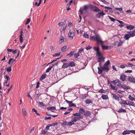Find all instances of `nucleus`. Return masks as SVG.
I'll use <instances>...</instances> for the list:
<instances>
[{"instance_id":"79ce46f5","label":"nucleus","mask_w":135,"mask_h":135,"mask_svg":"<svg viewBox=\"0 0 135 135\" xmlns=\"http://www.w3.org/2000/svg\"><path fill=\"white\" fill-rule=\"evenodd\" d=\"M6 70L8 72H10L11 71V66L7 67L6 69Z\"/></svg>"},{"instance_id":"9d476101","label":"nucleus","mask_w":135,"mask_h":135,"mask_svg":"<svg viewBox=\"0 0 135 135\" xmlns=\"http://www.w3.org/2000/svg\"><path fill=\"white\" fill-rule=\"evenodd\" d=\"M126 77L127 76L125 75L124 74H122L120 75V78L122 81H124L125 80Z\"/></svg>"},{"instance_id":"e2e57ef3","label":"nucleus","mask_w":135,"mask_h":135,"mask_svg":"<svg viewBox=\"0 0 135 135\" xmlns=\"http://www.w3.org/2000/svg\"><path fill=\"white\" fill-rule=\"evenodd\" d=\"M91 47H90V46H86V47L85 49L87 50H88L89 49H91Z\"/></svg>"},{"instance_id":"f257e3e1","label":"nucleus","mask_w":135,"mask_h":135,"mask_svg":"<svg viewBox=\"0 0 135 135\" xmlns=\"http://www.w3.org/2000/svg\"><path fill=\"white\" fill-rule=\"evenodd\" d=\"M90 40L95 41H96L97 43L100 44L102 47L103 49L107 50L108 49L109 47L107 46L103 45L105 43L104 41H103L100 35L98 34L95 35V36H91L90 37Z\"/></svg>"},{"instance_id":"37998d69","label":"nucleus","mask_w":135,"mask_h":135,"mask_svg":"<svg viewBox=\"0 0 135 135\" xmlns=\"http://www.w3.org/2000/svg\"><path fill=\"white\" fill-rule=\"evenodd\" d=\"M122 84L120 82V81L119 80V82H118V83L116 85L118 86L119 87H121Z\"/></svg>"},{"instance_id":"bf43d9fd","label":"nucleus","mask_w":135,"mask_h":135,"mask_svg":"<svg viewBox=\"0 0 135 135\" xmlns=\"http://www.w3.org/2000/svg\"><path fill=\"white\" fill-rule=\"evenodd\" d=\"M30 21V18H28L27 20V21L26 23V24H28Z\"/></svg>"},{"instance_id":"a878e982","label":"nucleus","mask_w":135,"mask_h":135,"mask_svg":"<svg viewBox=\"0 0 135 135\" xmlns=\"http://www.w3.org/2000/svg\"><path fill=\"white\" fill-rule=\"evenodd\" d=\"M98 73L99 74H101L102 73V70H103V69L101 68L100 67V68L99 67H98Z\"/></svg>"},{"instance_id":"a211bd4d","label":"nucleus","mask_w":135,"mask_h":135,"mask_svg":"<svg viewBox=\"0 0 135 135\" xmlns=\"http://www.w3.org/2000/svg\"><path fill=\"white\" fill-rule=\"evenodd\" d=\"M121 101H122V102H119L120 104L128 105V103L127 102L126 100L122 99H121Z\"/></svg>"},{"instance_id":"338daca9","label":"nucleus","mask_w":135,"mask_h":135,"mask_svg":"<svg viewBox=\"0 0 135 135\" xmlns=\"http://www.w3.org/2000/svg\"><path fill=\"white\" fill-rule=\"evenodd\" d=\"M51 117H46L44 119L45 120H47L48 119H51Z\"/></svg>"},{"instance_id":"2eb2a0df","label":"nucleus","mask_w":135,"mask_h":135,"mask_svg":"<svg viewBox=\"0 0 135 135\" xmlns=\"http://www.w3.org/2000/svg\"><path fill=\"white\" fill-rule=\"evenodd\" d=\"M69 66L68 63H65L63 64L62 68L65 69Z\"/></svg>"},{"instance_id":"6e6552de","label":"nucleus","mask_w":135,"mask_h":135,"mask_svg":"<svg viewBox=\"0 0 135 135\" xmlns=\"http://www.w3.org/2000/svg\"><path fill=\"white\" fill-rule=\"evenodd\" d=\"M65 101L68 104L70 107H75V106L74 104L73 103L72 101H69L67 100H65Z\"/></svg>"},{"instance_id":"13d9d810","label":"nucleus","mask_w":135,"mask_h":135,"mask_svg":"<svg viewBox=\"0 0 135 135\" xmlns=\"http://www.w3.org/2000/svg\"><path fill=\"white\" fill-rule=\"evenodd\" d=\"M132 72V71L131 70H127L125 71V73H131Z\"/></svg>"},{"instance_id":"2f4dec72","label":"nucleus","mask_w":135,"mask_h":135,"mask_svg":"<svg viewBox=\"0 0 135 135\" xmlns=\"http://www.w3.org/2000/svg\"><path fill=\"white\" fill-rule=\"evenodd\" d=\"M85 110L83 108H80L79 110L80 113L82 114H84L85 113Z\"/></svg>"},{"instance_id":"6e6d98bb","label":"nucleus","mask_w":135,"mask_h":135,"mask_svg":"<svg viewBox=\"0 0 135 135\" xmlns=\"http://www.w3.org/2000/svg\"><path fill=\"white\" fill-rule=\"evenodd\" d=\"M123 43V41H120V42L119 43L118 46H121L122 45Z\"/></svg>"},{"instance_id":"0e129e2a","label":"nucleus","mask_w":135,"mask_h":135,"mask_svg":"<svg viewBox=\"0 0 135 135\" xmlns=\"http://www.w3.org/2000/svg\"><path fill=\"white\" fill-rule=\"evenodd\" d=\"M74 52V51H73V52L71 51V52L69 54V55H70V56H71L73 54H74L73 53Z\"/></svg>"},{"instance_id":"c03bdc74","label":"nucleus","mask_w":135,"mask_h":135,"mask_svg":"<svg viewBox=\"0 0 135 135\" xmlns=\"http://www.w3.org/2000/svg\"><path fill=\"white\" fill-rule=\"evenodd\" d=\"M40 95H39V94H37V96L35 98H36V101H37L38 100V98L40 96Z\"/></svg>"},{"instance_id":"f704fd0d","label":"nucleus","mask_w":135,"mask_h":135,"mask_svg":"<svg viewBox=\"0 0 135 135\" xmlns=\"http://www.w3.org/2000/svg\"><path fill=\"white\" fill-rule=\"evenodd\" d=\"M47 109L49 110H53L55 109L56 107L53 106L52 107H48L47 108Z\"/></svg>"},{"instance_id":"f3484780","label":"nucleus","mask_w":135,"mask_h":135,"mask_svg":"<svg viewBox=\"0 0 135 135\" xmlns=\"http://www.w3.org/2000/svg\"><path fill=\"white\" fill-rule=\"evenodd\" d=\"M85 102L86 104H93V101L89 100V99H87L85 101Z\"/></svg>"},{"instance_id":"cd10ccee","label":"nucleus","mask_w":135,"mask_h":135,"mask_svg":"<svg viewBox=\"0 0 135 135\" xmlns=\"http://www.w3.org/2000/svg\"><path fill=\"white\" fill-rule=\"evenodd\" d=\"M119 82L118 80H115L112 81V83L114 84L115 85H116L118 82Z\"/></svg>"},{"instance_id":"de8ad7c7","label":"nucleus","mask_w":135,"mask_h":135,"mask_svg":"<svg viewBox=\"0 0 135 135\" xmlns=\"http://www.w3.org/2000/svg\"><path fill=\"white\" fill-rule=\"evenodd\" d=\"M60 55V53H56L54 55H53V57H56L58 56H59Z\"/></svg>"},{"instance_id":"dca6fc26","label":"nucleus","mask_w":135,"mask_h":135,"mask_svg":"<svg viewBox=\"0 0 135 135\" xmlns=\"http://www.w3.org/2000/svg\"><path fill=\"white\" fill-rule=\"evenodd\" d=\"M126 28L127 29L130 30H132L134 28V26L131 25H128L126 26Z\"/></svg>"},{"instance_id":"052dcab7","label":"nucleus","mask_w":135,"mask_h":135,"mask_svg":"<svg viewBox=\"0 0 135 135\" xmlns=\"http://www.w3.org/2000/svg\"><path fill=\"white\" fill-rule=\"evenodd\" d=\"M66 25H64L63 26V30L64 31V32H65V30L66 29Z\"/></svg>"},{"instance_id":"58836bf2","label":"nucleus","mask_w":135,"mask_h":135,"mask_svg":"<svg viewBox=\"0 0 135 135\" xmlns=\"http://www.w3.org/2000/svg\"><path fill=\"white\" fill-rule=\"evenodd\" d=\"M4 78L6 79L7 81L10 82V78H9V76L7 75H6L4 77Z\"/></svg>"},{"instance_id":"b1692460","label":"nucleus","mask_w":135,"mask_h":135,"mask_svg":"<svg viewBox=\"0 0 135 135\" xmlns=\"http://www.w3.org/2000/svg\"><path fill=\"white\" fill-rule=\"evenodd\" d=\"M128 98L131 101H135V98L133 97L131 95H129Z\"/></svg>"},{"instance_id":"09e8293b","label":"nucleus","mask_w":135,"mask_h":135,"mask_svg":"<svg viewBox=\"0 0 135 135\" xmlns=\"http://www.w3.org/2000/svg\"><path fill=\"white\" fill-rule=\"evenodd\" d=\"M39 104L41 105L42 107H44L45 106V105L44 104V103L42 102H38Z\"/></svg>"},{"instance_id":"4d7b16f0","label":"nucleus","mask_w":135,"mask_h":135,"mask_svg":"<svg viewBox=\"0 0 135 135\" xmlns=\"http://www.w3.org/2000/svg\"><path fill=\"white\" fill-rule=\"evenodd\" d=\"M73 26V25H72V24L71 22H69V24L68 25V26L69 27H71Z\"/></svg>"},{"instance_id":"72a5a7b5","label":"nucleus","mask_w":135,"mask_h":135,"mask_svg":"<svg viewBox=\"0 0 135 135\" xmlns=\"http://www.w3.org/2000/svg\"><path fill=\"white\" fill-rule=\"evenodd\" d=\"M69 66L73 67L75 65V64L74 62H71L68 63Z\"/></svg>"},{"instance_id":"0eeeda50","label":"nucleus","mask_w":135,"mask_h":135,"mask_svg":"<svg viewBox=\"0 0 135 135\" xmlns=\"http://www.w3.org/2000/svg\"><path fill=\"white\" fill-rule=\"evenodd\" d=\"M128 80V81L132 83H135V78L133 77L129 76Z\"/></svg>"},{"instance_id":"774afa93","label":"nucleus","mask_w":135,"mask_h":135,"mask_svg":"<svg viewBox=\"0 0 135 135\" xmlns=\"http://www.w3.org/2000/svg\"><path fill=\"white\" fill-rule=\"evenodd\" d=\"M105 8L106 9H112V8L111 7H107V6L105 7Z\"/></svg>"},{"instance_id":"864d4df0","label":"nucleus","mask_w":135,"mask_h":135,"mask_svg":"<svg viewBox=\"0 0 135 135\" xmlns=\"http://www.w3.org/2000/svg\"><path fill=\"white\" fill-rule=\"evenodd\" d=\"M4 70V69L3 68H2L0 69V72H1V74L3 73Z\"/></svg>"},{"instance_id":"f8f14e48","label":"nucleus","mask_w":135,"mask_h":135,"mask_svg":"<svg viewBox=\"0 0 135 135\" xmlns=\"http://www.w3.org/2000/svg\"><path fill=\"white\" fill-rule=\"evenodd\" d=\"M112 95H113V99L119 101V98L116 95L113 93H112Z\"/></svg>"},{"instance_id":"20e7f679","label":"nucleus","mask_w":135,"mask_h":135,"mask_svg":"<svg viewBox=\"0 0 135 135\" xmlns=\"http://www.w3.org/2000/svg\"><path fill=\"white\" fill-rule=\"evenodd\" d=\"M129 33L128 34H126L124 36V38L126 40H128L130 37L134 36V35L132 33V32H128Z\"/></svg>"},{"instance_id":"9b49d317","label":"nucleus","mask_w":135,"mask_h":135,"mask_svg":"<svg viewBox=\"0 0 135 135\" xmlns=\"http://www.w3.org/2000/svg\"><path fill=\"white\" fill-rule=\"evenodd\" d=\"M83 118V117H75L72 120L74 122L77 121V120H79V119H82Z\"/></svg>"},{"instance_id":"680f3d73","label":"nucleus","mask_w":135,"mask_h":135,"mask_svg":"<svg viewBox=\"0 0 135 135\" xmlns=\"http://www.w3.org/2000/svg\"><path fill=\"white\" fill-rule=\"evenodd\" d=\"M41 133L42 134H45L46 133V132L45 130L42 129L41 131Z\"/></svg>"},{"instance_id":"7ed1b4c3","label":"nucleus","mask_w":135,"mask_h":135,"mask_svg":"<svg viewBox=\"0 0 135 135\" xmlns=\"http://www.w3.org/2000/svg\"><path fill=\"white\" fill-rule=\"evenodd\" d=\"M96 56L98 57V62H99V65L100 67H101L102 63L104 61V58L102 56L101 53H100V55H97Z\"/></svg>"},{"instance_id":"6ab92c4d","label":"nucleus","mask_w":135,"mask_h":135,"mask_svg":"<svg viewBox=\"0 0 135 135\" xmlns=\"http://www.w3.org/2000/svg\"><path fill=\"white\" fill-rule=\"evenodd\" d=\"M46 77V74H43L41 76L40 79V80H42L45 79Z\"/></svg>"},{"instance_id":"4468645a","label":"nucleus","mask_w":135,"mask_h":135,"mask_svg":"<svg viewBox=\"0 0 135 135\" xmlns=\"http://www.w3.org/2000/svg\"><path fill=\"white\" fill-rule=\"evenodd\" d=\"M128 105L129 106H131L133 107L135 106V104L134 102H133L129 101L128 103Z\"/></svg>"},{"instance_id":"4be33fe9","label":"nucleus","mask_w":135,"mask_h":135,"mask_svg":"<svg viewBox=\"0 0 135 135\" xmlns=\"http://www.w3.org/2000/svg\"><path fill=\"white\" fill-rule=\"evenodd\" d=\"M90 114L91 113L90 111H86V112L85 111L84 114L85 115L88 116H89Z\"/></svg>"},{"instance_id":"ea45409f","label":"nucleus","mask_w":135,"mask_h":135,"mask_svg":"<svg viewBox=\"0 0 135 135\" xmlns=\"http://www.w3.org/2000/svg\"><path fill=\"white\" fill-rule=\"evenodd\" d=\"M83 37L85 38H89V35L88 34L84 33L83 35Z\"/></svg>"},{"instance_id":"1a4fd4ad","label":"nucleus","mask_w":135,"mask_h":135,"mask_svg":"<svg viewBox=\"0 0 135 135\" xmlns=\"http://www.w3.org/2000/svg\"><path fill=\"white\" fill-rule=\"evenodd\" d=\"M121 88H122L125 90H128L130 89L131 88L130 87L128 86H127L124 84H122Z\"/></svg>"},{"instance_id":"f03ea898","label":"nucleus","mask_w":135,"mask_h":135,"mask_svg":"<svg viewBox=\"0 0 135 135\" xmlns=\"http://www.w3.org/2000/svg\"><path fill=\"white\" fill-rule=\"evenodd\" d=\"M110 63L109 60H108L104 64L103 67H102L101 65L100 67L103 69L104 70H105L108 71L109 70V69L108 67V66L110 64Z\"/></svg>"},{"instance_id":"412c9836","label":"nucleus","mask_w":135,"mask_h":135,"mask_svg":"<svg viewBox=\"0 0 135 135\" xmlns=\"http://www.w3.org/2000/svg\"><path fill=\"white\" fill-rule=\"evenodd\" d=\"M93 8L94 9V11L98 12V11H101L100 9H99L97 7L95 6H94L93 7Z\"/></svg>"},{"instance_id":"bb28decb","label":"nucleus","mask_w":135,"mask_h":135,"mask_svg":"<svg viewBox=\"0 0 135 135\" xmlns=\"http://www.w3.org/2000/svg\"><path fill=\"white\" fill-rule=\"evenodd\" d=\"M69 49L66 46H63L61 48V50L62 51H65L66 49Z\"/></svg>"},{"instance_id":"e433bc0d","label":"nucleus","mask_w":135,"mask_h":135,"mask_svg":"<svg viewBox=\"0 0 135 135\" xmlns=\"http://www.w3.org/2000/svg\"><path fill=\"white\" fill-rule=\"evenodd\" d=\"M74 56L75 58H76L78 56H80V54L78 53H75L74 54Z\"/></svg>"},{"instance_id":"3c124183","label":"nucleus","mask_w":135,"mask_h":135,"mask_svg":"<svg viewBox=\"0 0 135 135\" xmlns=\"http://www.w3.org/2000/svg\"><path fill=\"white\" fill-rule=\"evenodd\" d=\"M115 9L117 10H118L119 11H121L122 10V9L121 8H115Z\"/></svg>"},{"instance_id":"aec40b11","label":"nucleus","mask_w":135,"mask_h":135,"mask_svg":"<svg viewBox=\"0 0 135 135\" xmlns=\"http://www.w3.org/2000/svg\"><path fill=\"white\" fill-rule=\"evenodd\" d=\"M130 133V130H125L122 133V134L124 135H126V134H129Z\"/></svg>"},{"instance_id":"49530a36","label":"nucleus","mask_w":135,"mask_h":135,"mask_svg":"<svg viewBox=\"0 0 135 135\" xmlns=\"http://www.w3.org/2000/svg\"><path fill=\"white\" fill-rule=\"evenodd\" d=\"M64 40V38L63 37H62L60 39V40L59 41V42L60 43H61L62 42H63Z\"/></svg>"},{"instance_id":"ddd939ff","label":"nucleus","mask_w":135,"mask_h":135,"mask_svg":"<svg viewBox=\"0 0 135 135\" xmlns=\"http://www.w3.org/2000/svg\"><path fill=\"white\" fill-rule=\"evenodd\" d=\"M23 32L22 31V30L20 32V43H22L23 42V38L22 37V36L23 35Z\"/></svg>"},{"instance_id":"8fccbe9b","label":"nucleus","mask_w":135,"mask_h":135,"mask_svg":"<svg viewBox=\"0 0 135 135\" xmlns=\"http://www.w3.org/2000/svg\"><path fill=\"white\" fill-rule=\"evenodd\" d=\"M108 17H109V19H110V20L114 22L115 20V19H114V18H113L112 17H110L109 16H108Z\"/></svg>"},{"instance_id":"7c9ffc66","label":"nucleus","mask_w":135,"mask_h":135,"mask_svg":"<svg viewBox=\"0 0 135 135\" xmlns=\"http://www.w3.org/2000/svg\"><path fill=\"white\" fill-rule=\"evenodd\" d=\"M110 85L111 88L112 89H114L115 90H116L118 88L116 86H113L111 84H110Z\"/></svg>"},{"instance_id":"473e14b6","label":"nucleus","mask_w":135,"mask_h":135,"mask_svg":"<svg viewBox=\"0 0 135 135\" xmlns=\"http://www.w3.org/2000/svg\"><path fill=\"white\" fill-rule=\"evenodd\" d=\"M101 97L103 99L106 100L108 99V97L107 95H102Z\"/></svg>"},{"instance_id":"c85d7f7f","label":"nucleus","mask_w":135,"mask_h":135,"mask_svg":"<svg viewBox=\"0 0 135 135\" xmlns=\"http://www.w3.org/2000/svg\"><path fill=\"white\" fill-rule=\"evenodd\" d=\"M118 112L119 113H121V112H124L126 113V110L124 109H119L118 110Z\"/></svg>"},{"instance_id":"c756f323","label":"nucleus","mask_w":135,"mask_h":135,"mask_svg":"<svg viewBox=\"0 0 135 135\" xmlns=\"http://www.w3.org/2000/svg\"><path fill=\"white\" fill-rule=\"evenodd\" d=\"M88 96V93H87L85 94H83L81 95L82 98L83 99H85Z\"/></svg>"},{"instance_id":"4c0bfd02","label":"nucleus","mask_w":135,"mask_h":135,"mask_svg":"<svg viewBox=\"0 0 135 135\" xmlns=\"http://www.w3.org/2000/svg\"><path fill=\"white\" fill-rule=\"evenodd\" d=\"M88 8V7L87 5H86L84 6L83 7V10L86 11Z\"/></svg>"},{"instance_id":"c9c22d12","label":"nucleus","mask_w":135,"mask_h":135,"mask_svg":"<svg viewBox=\"0 0 135 135\" xmlns=\"http://www.w3.org/2000/svg\"><path fill=\"white\" fill-rule=\"evenodd\" d=\"M73 115L74 116H78V117H82L81 115L79 113L73 114Z\"/></svg>"},{"instance_id":"603ef678","label":"nucleus","mask_w":135,"mask_h":135,"mask_svg":"<svg viewBox=\"0 0 135 135\" xmlns=\"http://www.w3.org/2000/svg\"><path fill=\"white\" fill-rule=\"evenodd\" d=\"M126 66H127V65L126 64L125 65H121L120 66V68L123 69V68H124Z\"/></svg>"},{"instance_id":"393cba45","label":"nucleus","mask_w":135,"mask_h":135,"mask_svg":"<svg viewBox=\"0 0 135 135\" xmlns=\"http://www.w3.org/2000/svg\"><path fill=\"white\" fill-rule=\"evenodd\" d=\"M75 124L74 122L72 120L71 122H69L68 123V125L69 126H70L74 124Z\"/></svg>"},{"instance_id":"423d86ee","label":"nucleus","mask_w":135,"mask_h":135,"mask_svg":"<svg viewBox=\"0 0 135 135\" xmlns=\"http://www.w3.org/2000/svg\"><path fill=\"white\" fill-rule=\"evenodd\" d=\"M93 49L95 50L96 51V55H100V53H101L99 51V49L98 46L94 47Z\"/></svg>"},{"instance_id":"69168bd1","label":"nucleus","mask_w":135,"mask_h":135,"mask_svg":"<svg viewBox=\"0 0 135 135\" xmlns=\"http://www.w3.org/2000/svg\"><path fill=\"white\" fill-rule=\"evenodd\" d=\"M12 60H13L12 58H11L9 59V60L8 62V64H10L11 62V61Z\"/></svg>"},{"instance_id":"39448f33","label":"nucleus","mask_w":135,"mask_h":135,"mask_svg":"<svg viewBox=\"0 0 135 135\" xmlns=\"http://www.w3.org/2000/svg\"><path fill=\"white\" fill-rule=\"evenodd\" d=\"M68 35L72 39L73 38L75 35L74 29H71L70 30Z\"/></svg>"},{"instance_id":"5701e85b","label":"nucleus","mask_w":135,"mask_h":135,"mask_svg":"<svg viewBox=\"0 0 135 135\" xmlns=\"http://www.w3.org/2000/svg\"><path fill=\"white\" fill-rule=\"evenodd\" d=\"M22 112L23 115L24 116H26L27 114V112L24 108L22 109Z\"/></svg>"},{"instance_id":"a19ab883","label":"nucleus","mask_w":135,"mask_h":135,"mask_svg":"<svg viewBox=\"0 0 135 135\" xmlns=\"http://www.w3.org/2000/svg\"><path fill=\"white\" fill-rule=\"evenodd\" d=\"M52 67V66L49 67L46 69V72L47 73L49 72L51 70Z\"/></svg>"},{"instance_id":"5fc2aeb1","label":"nucleus","mask_w":135,"mask_h":135,"mask_svg":"<svg viewBox=\"0 0 135 135\" xmlns=\"http://www.w3.org/2000/svg\"><path fill=\"white\" fill-rule=\"evenodd\" d=\"M99 14L100 15V16H103L105 15V14L104 13L103 11L102 12H99Z\"/></svg>"},{"instance_id":"a18cd8bd","label":"nucleus","mask_w":135,"mask_h":135,"mask_svg":"<svg viewBox=\"0 0 135 135\" xmlns=\"http://www.w3.org/2000/svg\"><path fill=\"white\" fill-rule=\"evenodd\" d=\"M51 126V125L50 124H49L48 125L46 126V130H48L49 129V127H50Z\"/></svg>"}]
</instances>
